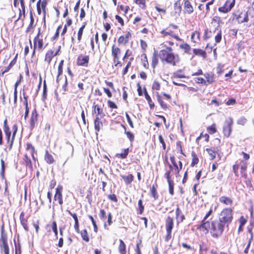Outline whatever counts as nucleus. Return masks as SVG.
Masks as SVG:
<instances>
[{"mask_svg":"<svg viewBox=\"0 0 254 254\" xmlns=\"http://www.w3.org/2000/svg\"><path fill=\"white\" fill-rule=\"evenodd\" d=\"M161 33L164 36L170 35L177 40H179L178 36L175 35H174V33L172 31H169L168 32L166 31L165 30H163L161 31Z\"/></svg>","mask_w":254,"mask_h":254,"instance_id":"nucleus-29","label":"nucleus"},{"mask_svg":"<svg viewBox=\"0 0 254 254\" xmlns=\"http://www.w3.org/2000/svg\"><path fill=\"white\" fill-rule=\"evenodd\" d=\"M54 56L55 55L52 50L48 51L45 55V61L47 62L48 64H50Z\"/></svg>","mask_w":254,"mask_h":254,"instance_id":"nucleus-22","label":"nucleus"},{"mask_svg":"<svg viewBox=\"0 0 254 254\" xmlns=\"http://www.w3.org/2000/svg\"><path fill=\"white\" fill-rule=\"evenodd\" d=\"M169 184V193L171 195H173L174 194V184L173 181L168 182Z\"/></svg>","mask_w":254,"mask_h":254,"instance_id":"nucleus-45","label":"nucleus"},{"mask_svg":"<svg viewBox=\"0 0 254 254\" xmlns=\"http://www.w3.org/2000/svg\"><path fill=\"white\" fill-rule=\"evenodd\" d=\"M123 152L121 153L117 154V156H120L122 159H125L127 158L128 153H129V149L126 148L123 150Z\"/></svg>","mask_w":254,"mask_h":254,"instance_id":"nucleus-32","label":"nucleus"},{"mask_svg":"<svg viewBox=\"0 0 254 254\" xmlns=\"http://www.w3.org/2000/svg\"><path fill=\"white\" fill-rule=\"evenodd\" d=\"M208 131L210 134H213L216 131L214 125H213L207 128Z\"/></svg>","mask_w":254,"mask_h":254,"instance_id":"nucleus-53","label":"nucleus"},{"mask_svg":"<svg viewBox=\"0 0 254 254\" xmlns=\"http://www.w3.org/2000/svg\"><path fill=\"white\" fill-rule=\"evenodd\" d=\"M24 160L25 162L26 165L30 168H32V165L30 159L28 157L27 155H25Z\"/></svg>","mask_w":254,"mask_h":254,"instance_id":"nucleus-42","label":"nucleus"},{"mask_svg":"<svg viewBox=\"0 0 254 254\" xmlns=\"http://www.w3.org/2000/svg\"><path fill=\"white\" fill-rule=\"evenodd\" d=\"M170 161H171L172 163L173 164V165L176 168V173L177 174H179V168H178V166L175 161V157L173 156L170 157Z\"/></svg>","mask_w":254,"mask_h":254,"instance_id":"nucleus-43","label":"nucleus"},{"mask_svg":"<svg viewBox=\"0 0 254 254\" xmlns=\"http://www.w3.org/2000/svg\"><path fill=\"white\" fill-rule=\"evenodd\" d=\"M176 219L178 223H180L183 221L185 219V216L182 214V211L178 207L176 210Z\"/></svg>","mask_w":254,"mask_h":254,"instance_id":"nucleus-19","label":"nucleus"},{"mask_svg":"<svg viewBox=\"0 0 254 254\" xmlns=\"http://www.w3.org/2000/svg\"><path fill=\"white\" fill-rule=\"evenodd\" d=\"M118 42L120 44L123 43H127V40L125 39V38L124 36H121L119 38V39L118 40Z\"/></svg>","mask_w":254,"mask_h":254,"instance_id":"nucleus-60","label":"nucleus"},{"mask_svg":"<svg viewBox=\"0 0 254 254\" xmlns=\"http://www.w3.org/2000/svg\"><path fill=\"white\" fill-rule=\"evenodd\" d=\"M233 209L231 208H225L218 214V220L228 226L232 221Z\"/></svg>","mask_w":254,"mask_h":254,"instance_id":"nucleus-4","label":"nucleus"},{"mask_svg":"<svg viewBox=\"0 0 254 254\" xmlns=\"http://www.w3.org/2000/svg\"><path fill=\"white\" fill-rule=\"evenodd\" d=\"M124 128L125 129V133L127 135V138L129 139V141L131 142H132L134 140V134L130 131H126V128L125 127H124Z\"/></svg>","mask_w":254,"mask_h":254,"instance_id":"nucleus-36","label":"nucleus"},{"mask_svg":"<svg viewBox=\"0 0 254 254\" xmlns=\"http://www.w3.org/2000/svg\"><path fill=\"white\" fill-rule=\"evenodd\" d=\"M192 162L191 163V166L193 167L195 165L198 163L199 159L196 154V153L192 151L191 152Z\"/></svg>","mask_w":254,"mask_h":254,"instance_id":"nucleus-28","label":"nucleus"},{"mask_svg":"<svg viewBox=\"0 0 254 254\" xmlns=\"http://www.w3.org/2000/svg\"><path fill=\"white\" fill-rule=\"evenodd\" d=\"M233 124V119L231 118L226 120L223 126V133L224 136L228 137L231 133L232 127V126Z\"/></svg>","mask_w":254,"mask_h":254,"instance_id":"nucleus-5","label":"nucleus"},{"mask_svg":"<svg viewBox=\"0 0 254 254\" xmlns=\"http://www.w3.org/2000/svg\"><path fill=\"white\" fill-rule=\"evenodd\" d=\"M213 212V210L212 207L210 209V210L208 211V212L206 214V215L204 216V218L201 221V224H203L205 222H209V220H207L208 218L210 216V215L212 214Z\"/></svg>","mask_w":254,"mask_h":254,"instance_id":"nucleus-31","label":"nucleus"},{"mask_svg":"<svg viewBox=\"0 0 254 254\" xmlns=\"http://www.w3.org/2000/svg\"><path fill=\"white\" fill-rule=\"evenodd\" d=\"M174 8L176 10V12H180L182 9V6L180 1H177L174 3Z\"/></svg>","mask_w":254,"mask_h":254,"instance_id":"nucleus-46","label":"nucleus"},{"mask_svg":"<svg viewBox=\"0 0 254 254\" xmlns=\"http://www.w3.org/2000/svg\"><path fill=\"white\" fill-rule=\"evenodd\" d=\"M225 226L219 220H215L211 221V223L205 222L201 224L200 228L204 229L207 231L209 230L213 237L218 238L223 233Z\"/></svg>","mask_w":254,"mask_h":254,"instance_id":"nucleus-1","label":"nucleus"},{"mask_svg":"<svg viewBox=\"0 0 254 254\" xmlns=\"http://www.w3.org/2000/svg\"><path fill=\"white\" fill-rule=\"evenodd\" d=\"M207 247L204 243L199 245V254H207Z\"/></svg>","mask_w":254,"mask_h":254,"instance_id":"nucleus-30","label":"nucleus"},{"mask_svg":"<svg viewBox=\"0 0 254 254\" xmlns=\"http://www.w3.org/2000/svg\"><path fill=\"white\" fill-rule=\"evenodd\" d=\"M214 1V0H212L211 1L207 3V4H206V5H205V10H206L205 13L206 14L208 13L209 12V11H210L209 6L210 5H212Z\"/></svg>","mask_w":254,"mask_h":254,"instance_id":"nucleus-57","label":"nucleus"},{"mask_svg":"<svg viewBox=\"0 0 254 254\" xmlns=\"http://www.w3.org/2000/svg\"><path fill=\"white\" fill-rule=\"evenodd\" d=\"M216 30L218 31V33L215 36V41L216 43H219L221 41L222 38L221 31L218 29H217Z\"/></svg>","mask_w":254,"mask_h":254,"instance_id":"nucleus-44","label":"nucleus"},{"mask_svg":"<svg viewBox=\"0 0 254 254\" xmlns=\"http://www.w3.org/2000/svg\"><path fill=\"white\" fill-rule=\"evenodd\" d=\"M219 201L227 205H231L233 203V200L228 197L222 196L219 198Z\"/></svg>","mask_w":254,"mask_h":254,"instance_id":"nucleus-18","label":"nucleus"},{"mask_svg":"<svg viewBox=\"0 0 254 254\" xmlns=\"http://www.w3.org/2000/svg\"><path fill=\"white\" fill-rule=\"evenodd\" d=\"M239 166H240L239 164H235L233 166V171L236 176H238V169H239Z\"/></svg>","mask_w":254,"mask_h":254,"instance_id":"nucleus-59","label":"nucleus"},{"mask_svg":"<svg viewBox=\"0 0 254 254\" xmlns=\"http://www.w3.org/2000/svg\"><path fill=\"white\" fill-rule=\"evenodd\" d=\"M251 14L250 10L247 12H242L238 15H236V19L239 23H242L249 21V14Z\"/></svg>","mask_w":254,"mask_h":254,"instance_id":"nucleus-7","label":"nucleus"},{"mask_svg":"<svg viewBox=\"0 0 254 254\" xmlns=\"http://www.w3.org/2000/svg\"><path fill=\"white\" fill-rule=\"evenodd\" d=\"M94 123V128L96 131V134H97V132L100 130L101 128L103 127V124L98 116L96 117Z\"/></svg>","mask_w":254,"mask_h":254,"instance_id":"nucleus-17","label":"nucleus"},{"mask_svg":"<svg viewBox=\"0 0 254 254\" xmlns=\"http://www.w3.org/2000/svg\"><path fill=\"white\" fill-rule=\"evenodd\" d=\"M157 100H158V102L160 103L161 107L163 109L166 110V109H167L168 106H167V104H166L163 101V100L162 99L161 97L159 95H157Z\"/></svg>","mask_w":254,"mask_h":254,"instance_id":"nucleus-35","label":"nucleus"},{"mask_svg":"<svg viewBox=\"0 0 254 254\" xmlns=\"http://www.w3.org/2000/svg\"><path fill=\"white\" fill-rule=\"evenodd\" d=\"M159 57L162 62L165 61L173 66L176 65L180 61L178 55H175L172 52H168L164 50H161L159 52Z\"/></svg>","mask_w":254,"mask_h":254,"instance_id":"nucleus-2","label":"nucleus"},{"mask_svg":"<svg viewBox=\"0 0 254 254\" xmlns=\"http://www.w3.org/2000/svg\"><path fill=\"white\" fill-rule=\"evenodd\" d=\"M1 249L3 251L4 254H9V247L8 245L0 246Z\"/></svg>","mask_w":254,"mask_h":254,"instance_id":"nucleus-63","label":"nucleus"},{"mask_svg":"<svg viewBox=\"0 0 254 254\" xmlns=\"http://www.w3.org/2000/svg\"><path fill=\"white\" fill-rule=\"evenodd\" d=\"M89 57L87 56H83L80 55L77 59V64L79 65L84 66L87 65L89 62Z\"/></svg>","mask_w":254,"mask_h":254,"instance_id":"nucleus-12","label":"nucleus"},{"mask_svg":"<svg viewBox=\"0 0 254 254\" xmlns=\"http://www.w3.org/2000/svg\"><path fill=\"white\" fill-rule=\"evenodd\" d=\"M180 47L184 50L186 53H188L191 49L190 46L186 43L180 45Z\"/></svg>","mask_w":254,"mask_h":254,"instance_id":"nucleus-40","label":"nucleus"},{"mask_svg":"<svg viewBox=\"0 0 254 254\" xmlns=\"http://www.w3.org/2000/svg\"><path fill=\"white\" fill-rule=\"evenodd\" d=\"M121 177L124 180L127 185L130 184L133 180V176L132 174H129L128 176L122 175Z\"/></svg>","mask_w":254,"mask_h":254,"instance_id":"nucleus-23","label":"nucleus"},{"mask_svg":"<svg viewBox=\"0 0 254 254\" xmlns=\"http://www.w3.org/2000/svg\"><path fill=\"white\" fill-rule=\"evenodd\" d=\"M108 197L109 199H110L112 201H114L115 202H117V201H118L117 196L115 194H109L108 196Z\"/></svg>","mask_w":254,"mask_h":254,"instance_id":"nucleus-61","label":"nucleus"},{"mask_svg":"<svg viewBox=\"0 0 254 254\" xmlns=\"http://www.w3.org/2000/svg\"><path fill=\"white\" fill-rule=\"evenodd\" d=\"M138 206L139 208V214H141L144 210V206L142 204V201L141 199L138 200Z\"/></svg>","mask_w":254,"mask_h":254,"instance_id":"nucleus-49","label":"nucleus"},{"mask_svg":"<svg viewBox=\"0 0 254 254\" xmlns=\"http://www.w3.org/2000/svg\"><path fill=\"white\" fill-rule=\"evenodd\" d=\"M0 242V246L8 245L7 235L5 233H4V228L3 226L1 227V228Z\"/></svg>","mask_w":254,"mask_h":254,"instance_id":"nucleus-13","label":"nucleus"},{"mask_svg":"<svg viewBox=\"0 0 254 254\" xmlns=\"http://www.w3.org/2000/svg\"><path fill=\"white\" fill-rule=\"evenodd\" d=\"M7 120L5 119L3 123V130L5 135V138L7 140V143L9 145V149L10 150L12 147L14 137L17 131V126L16 124H14L13 126V133L12 137H11V132L10 128L7 125Z\"/></svg>","mask_w":254,"mask_h":254,"instance_id":"nucleus-3","label":"nucleus"},{"mask_svg":"<svg viewBox=\"0 0 254 254\" xmlns=\"http://www.w3.org/2000/svg\"><path fill=\"white\" fill-rule=\"evenodd\" d=\"M181 70L177 71L174 73V78H185V76L183 74H180L179 72H181Z\"/></svg>","mask_w":254,"mask_h":254,"instance_id":"nucleus-58","label":"nucleus"},{"mask_svg":"<svg viewBox=\"0 0 254 254\" xmlns=\"http://www.w3.org/2000/svg\"><path fill=\"white\" fill-rule=\"evenodd\" d=\"M51 227L52 228V230L53 232L55 233V236L56 238H58V228H57V225L56 221H53Z\"/></svg>","mask_w":254,"mask_h":254,"instance_id":"nucleus-41","label":"nucleus"},{"mask_svg":"<svg viewBox=\"0 0 254 254\" xmlns=\"http://www.w3.org/2000/svg\"><path fill=\"white\" fill-rule=\"evenodd\" d=\"M67 81L66 77L65 76V77H64V83L63 85L62 89V93L63 94H65V92L67 91Z\"/></svg>","mask_w":254,"mask_h":254,"instance_id":"nucleus-52","label":"nucleus"},{"mask_svg":"<svg viewBox=\"0 0 254 254\" xmlns=\"http://www.w3.org/2000/svg\"><path fill=\"white\" fill-rule=\"evenodd\" d=\"M85 26V25H82L79 28V29L78 30V34H77V36H78L77 39H78V40L79 41H80L81 40V37H82V34H83V29H84Z\"/></svg>","mask_w":254,"mask_h":254,"instance_id":"nucleus-48","label":"nucleus"},{"mask_svg":"<svg viewBox=\"0 0 254 254\" xmlns=\"http://www.w3.org/2000/svg\"><path fill=\"white\" fill-rule=\"evenodd\" d=\"M234 5L235 0H232V1L227 0L223 6L218 8V10L221 12L227 13L231 10Z\"/></svg>","mask_w":254,"mask_h":254,"instance_id":"nucleus-6","label":"nucleus"},{"mask_svg":"<svg viewBox=\"0 0 254 254\" xmlns=\"http://www.w3.org/2000/svg\"><path fill=\"white\" fill-rule=\"evenodd\" d=\"M119 251L121 254H126V245L123 240H120V245L119 247Z\"/></svg>","mask_w":254,"mask_h":254,"instance_id":"nucleus-25","label":"nucleus"},{"mask_svg":"<svg viewBox=\"0 0 254 254\" xmlns=\"http://www.w3.org/2000/svg\"><path fill=\"white\" fill-rule=\"evenodd\" d=\"M185 12L190 14L193 12V8L190 0H185L184 3Z\"/></svg>","mask_w":254,"mask_h":254,"instance_id":"nucleus-14","label":"nucleus"},{"mask_svg":"<svg viewBox=\"0 0 254 254\" xmlns=\"http://www.w3.org/2000/svg\"><path fill=\"white\" fill-rule=\"evenodd\" d=\"M63 187L59 185L56 188V192L54 196L55 200H58L60 204L63 203V195H62Z\"/></svg>","mask_w":254,"mask_h":254,"instance_id":"nucleus-8","label":"nucleus"},{"mask_svg":"<svg viewBox=\"0 0 254 254\" xmlns=\"http://www.w3.org/2000/svg\"><path fill=\"white\" fill-rule=\"evenodd\" d=\"M159 55L156 51H154L152 57V66L154 68L158 63Z\"/></svg>","mask_w":254,"mask_h":254,"instance_id":"nucleus-21","label":"nucleus"},{"mask_svg":"<svg viewBox=\"0 0 254 254\" xmlns=\"http://www.w3.org/2000/svg\"><path fill=\"white\" fill-rule=\"evenodd\" d=\"M205 150L209 154V156L210 157V158H209L210 160H213L216 157V154L217 151H218V147L207 148L205 149Z\"/></svg>","mask_w":254,"mask_h":254,"instance_id":"nucleus-11","label":"nucleus"},{"mask_svg":"<svg viewBox=\"0 0 254 254\" xmlns=\"http://www.w3.org/2000/svg\"><path fill=\"white\" fill-rule=\"evenodd\" d=\"M151 196H153L155 199H156L158 198V195L157 194L156 190L154 186H153V187L151 188Z\"/></svg>","mask_w":254,"mask_h":254,"instance_id":"nucleus-47","label":"nucleus"},{"mask_svg":"<svg viewBox=\"0 0 254 254\" xmlns=\"http://www.w3.org/2000/svg\"><path fill=\"white\" fill-rule=\"evenodd\" d=\"M108 104L110 108H113V109H117V106L113 102L111 101V100H109L108 101Z\"/></svg>","mask_w":254,"mask_h":254,"instance_id":"nucleus-64","label":"nucleus"},{"mask_svg":"<svg viewBox=\"0 0 254 254\" xmlns=\"http://www.w3.org/2000/svg\"><path fill=\"white\" fill-rule=\"evenodd\" d=\"M81 236L83 240L87 242H89V239L88 237V234L86 230H83L81 232Z\"/></svg>","mask_w":254,"mask_h":254,"instance_id":"nucleus-39","label":"nucleus"},{"mask_svg":"<svg viewBox=\"0 0 254 254\" xmlns=\"http://www.w3.org/2000/svg\"><path fill=\"white\" fill-rule=\"evenodd\" d=\"M159 139L160 142L162 144L164 150L166 149V144L162 136L160 134L159 135Z\"/></svg>","mask_w":254,"mask_h":254,"instance_id":"nucleus-62","label":"nucleus"},{"mask_svg":"<svg viewBox=\"0 0 254 254\" xmlns=\"http://www.w3.org/2000/svg\"><path fill=\"white\" fill-rule=\"evenodd\" d=\"M239 165L241 166V172L242 174V176L246 178L247 175L246 173V171L247 169V163L242 160L241 161Z\"/></svg>","mask_w":254,"mask_h":254,"instance_id":"nucleus-20","label":"nucleus"},{"mask_svg":"<svg viewBox=\"0 0 254 254\" xmlns=\"http://www.w3.org/2000/svg\"><path fill=\"white\" fill-rule=\"evenodd\" d=\"M40 28H39V30H38V35L37 36L34 38V50H33V54H32V55L33 56L35 53V49H36V44H37V42H38V48L39 49H41L43 47V40L42 39H38V37L40 34Z\"/></svg>","mask_w":254,"mask_h":254,"instance_id":"nucleus-10","label":"nucleus"},{"mask_svg":"<svg viewBox=\"0 0 254 254\" xmlns=\"http://www.w3.org/2000/svg\"><path fill=\"white\" fill-rule=\"evenodd\" d=\"M16 57L10 62L8 66L5 68V69L2 72V74L8 72L9 70L15 64L16 62Z\"/></svg>","mask_w":254,"mask_h":254,"instance_id":"nucleus-33","label":"nucleus"},{"mask_svg":"<svg viewBox=\"0 0 254 254\" xmlns=\"http://www.w3.org/2000/svg\"><path fill=\"white\" fill-rule=\"evenodd\" d=\"M121 50L119 48L115 47V45L112 46V55L114 57V62H115L116 60H119V55L121 54Z\"/></svg>","mask_w":254,"mask_h":254,"instance_id":"nucleus-16","label":"nucleus"},{"mask_svg":"<svg viewBox=\"0 0 254 254\" xmlns=\"http://www.w3.org/2000/svg\"><path fill=\"white\" fill-rule=\"evenodd\" d=\"M174 226V221L173 218L168 216L166 220V231H172Z\"/></svg>","mask_w":254,"mask_h":254,"instance_id":"nucleus-15","label":"nucleus"},{"mask_svg":"<svg viewBox=\"0 0 254 254\" xmlns=\"http://www.w3.org/2000/svg\"><path fill=\"white\" fill-rule=\"evenodd\" d=\"M38 121V114L36 109H35L32 112L30 121V127L31 129H33L36 125Z\"/></svg>","mask_w":254,"mask_h":254,"instance_id":"nucleus-9","label":"nucleus"},{"mask_svg":"<svg viewBox=\"0 0 254 254\" xmlns=\"http://www.w3.org/2000/svg\"><path fill=\"white\" fill-rule=\"evenodd\" d=\"M64 61H62L58 67V76L57 78V82H59L60 80L59 76L63 73V65Z\"/></svg>","mask_w":254,"mask_h":254,"instance_id":"nucleus-34","label":"nucleus"},{"mask_svg":"<svg viewBox=\"0 0 254 254\" xmlns=\"http://www.w3.org/2000/svg\"><path fill=\"white\" fill-rule=\"evenodd\" d=\"M21 6L22 8V10L20 8L19 9V14L18 18L17 19V21L21 18L22 14H23V18L25 17V8L24 3L21 4Z\"/></svg>","mask_w":254,"mask_h":254,"instance_id":"nucleus-38","label":"nucleus"},{"mask_svg":"<svg viewBox=\"0 0 254 254\" xmlns=\"http://www.w3.org/2000/svg\"><path fill=\"white\" fill-rule=\"evenodd\" d=\"M160 83L156 81H154L152 84V89H155L156 90H158L160 89Z\"/></svg>","mask_w":254,"mask_h":254,"instance_id":"nucleus-55","label":"nucleus"},{"mask_svg":"<svg viewBox=\"0 0 254 254\" xmlns=\"http://www.w3.org/2000/svg\"><path fill=\"white\" fill-rule=\"evenodd\" d=\"M34 19L33 18L32 11H31L30 12V23L28 27H27V28L26 29V32L27 33L30 32V29L33 28V23H34Z\"/></svg>","mask_w":254,"mask_h":254,"instance_id":"nucleus-37","label":"nucleus"},{"mask_svg":"<svg viewBox=\"0 0 254 254\" xmlns=\"http://www.w3.org/2000/svg\"><path fill=\"white\" fill-rule=\"evenodd\" d=\"M103 110L101 109L98 105L94 106V112L95 113H97V116L101 114L102 113Z\"/></svg>","mask_w":254,"mask_h":254,"instance_id":"nucleus-54","label":"nucleus"},{"mask_svg":"<svg viewBox=\"0 0 254 254\" xmlns=\"http://www.w3.org/2000/svg\"><path fill=\"white\" fill-rule=\"evenodd\" d=\"M193 52L195 55L200 56L203 57L204 58H205L206 56V52L201 49H194L193 50Z\"/></svg>","mask_w":254,"mask_h":254,"instance_id":"nucleus-27","label":"nucleus"},{"mask_svg":"<svg viewBox=\"0 0 254 254\" xmlns=\"http://www.w3.org/2000/svg\"><path fill=\"white\" fill-rule=\"evenodd\" d=\"M89 218L91 220V222L92 223V224L93 225L94 232H97V231H98V227H97V226L96 225L95 221L94 220L93 217L92 216H91V215L89 216Z\"/></svg>","mask_w":254,"mask_h":254,"instance_id":"nucleus-51","label":"nucleus"},{"mask_svg":"<svg viewBox=\"0 0 254 254\" xmlns=\"http://www.w3.org/2000/svg\"><path fill=\"white\" fill-rule=\"evenodd\" d=\"M22 214V213L20 215L21 223L22 225L23 226V228H24V229L25 230H26V231H28V226H27V223H26V220H25L23 218H21Z\"/></svg>","mask_w":254,"mask_h":254,"instance_id":"nucleus-50","label":"nucleus"},{"mask_svg":"<svg viewBox=\"0 0 254 254\" xmlns=\"http://www.w3.org/2000/svg\"><path fill=\"white\" fill-rule=\"evenodd\" d=\"M144 95H145V99L148 101V103L149 105L150 108L152 109L154 107V104L152 102V100H151L150 97L149 96V95L148 94L145 88H144Z\"/></svg>","mask_w":254,"mask_h":254,"instance_id":"nucleus-26","label":"nucleus"},{"mask_svg":"<svg viewBox=\"0 0 254 254\" xmlns=\"http://www.w3.org/2000/svg\"><path fill=\"white\" fill-rule=\"evenodd\" d=\"M45 160L46 161V162L49 164L53 163L55 161L52 155L49 153L48 150L46 151V154L45 155Z\"/></svg>","mask_w":254,"mask_h":254,"instance_id":"nucleus-24","label":"nucleus"},{"mask_svg":"<svg viewBox=\"0 0 254 254\" xmlns=\"http://www.w3.org/2000/svg\"><path fill=\"white\" fill-rule=\"evenodd\" d=\"M247 122V119L244 117H241L237 121V123L239 125H244Z\"/></svg>","mask_w":254,"mask_h":254,"instance_id":"nucleus-56","label":"nucleus"}]
</instances>
